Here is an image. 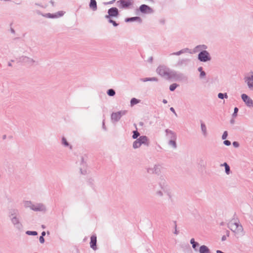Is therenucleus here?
Instances as JSON below:
<instances>
[{
	"label": "nucleus",
	"instance_id": "obj_1",
	"mask_svg": "<svg viewBox=\"0 0 253 253\" xmlns=\"http://www.w3.org/2000/svg\"><path fill=\"white\" fill-rule=\"evenodd\" d=\"M229 228L237 234L241 233L243 230L242 225L237 220L234 219L231 220L229 223Z\"/></svg>",
	"mask_w": 253,
	"mask_h": 253
},
{
	"label": "nucleus",
	"instance_id": "obj_2",
	"mask_svg": "<svg viewBox=\"0 0 253 253\" xmlns=\"http://www.w3.org/2000/svg\"><path fill=\"white\" fill-rule=\"evenodd\" d=\"M148 143L147 137L145 136H142L134 142L133 147L134 148H137L140 147L142 144H148Z\"/></svg>",
	"mask_w": 253,
	"mask_h": 253
},
{
	"label": "nucleus",
	"instance_id": "obj_3",
	"mask_svg": "<svg viewBox=\"0 0 253 253\" xmlns=\"http://www.w3.org/2000/svg\"><path fill=\"white\" fill-rule=\"evenodd\" d=\"M198 58L200 61L204 62H206L210 60L209 54L206 50L202 51L199 53Z\"/></svg>",
	"mask_w": 253,
	"mask_h": 253
},
{
	"label": "nucleus",
	"instance_id": "obj_4",
	"mask_svg": "<svg viewBox=\"0 0 253 253\" xmlns=\"http://www.w3.org/2000/svg\"><path fill=\"white\" fill-rule=\"evenodd\" d=\"M242 98L247 105L250 107L253 106V101L247 95L243 94L242 95Z\"/></svg>",
	"mask_w": 253,
	"mask_h": 253
},
{
	"label": "nucleus",
	"instance_id": "obj_5",
	"mask_svg": "<svg viewBox=\"0 0 253 253\" xmlns=\"http://www.w3.org/2000/svg\"><path fill=\"white\" fill-rule=\"evenodd\" d=\"M125 112H122V111H119L118 112L113 113H112V114L111 115V118L113 120H114L115 121H118L121 119L122 116L123 114H125Z\"/></svg>",
	"mask_w": 253,
	"mask_h": 253
},
{
	"label": "nucleus",
	"instance_id": "obj_6",
	"mask_svg": "<svg viewBox=\"0 0 253 253\" xmlns=\"http://www.w3.org/2000/svg\"><path fill=\"white\" fill-rule=\"evenodd\" d=\"M109 15L106 16L107 18L110 16H117L118 15V10L116 7H112L108 10Z\"/></svg>",
	"mask_w": 253,
	"mask_h": 253
},
{
	"label": "nucleus",
	"instance_id": "obj_7",
	"mask_svg": "<svg viewBox=\"0 0 253 253\" xmlns=\"http://www.w3.org/2000/svg\"><path fill=\"white\" fill-rule=\"evenodd\" d=\"M140 11L142 13H151L152 12V9L149 6L145 4L141 5L139 7Z\"/></svg>",
	"mask_w": 253,
	"mask_h": 253
},
{
	"label": "nucleus",
	"instance_id": "obj_8",
	"mask_svg": "<svg viewBox=\"0 0 253 253\" xmlns=\"http://www.w3.org/2000/svg\"><path fill=\"white\" fill-rule=\"evenodd\" d=\"M167 69L164 66H159L157 69V71L159 74L161 76H165L167 74Z\"/></svg>",
	"mask_w": 253,
	"mask_h": 253
},
{
	"label": "nucleus",
	"instance_id": "obj_9",
	"mask_svg": "<svg viewBox=\"0 0 253 253\" xmlns=\"http://www.w3.org/2000/svg\"><path fill=\"white\" fill-rule=\"evenodd\" d=\"M132 3V0H121V6L123 8L128 7Z\"/></svg>",
	"mask_w": 253,
	"mask_h": 253
},
{
	"label": "nucleus",
	"instance_id": "obj_10",
	"mask_svg": "<svg viewBox=\"0 0 253 253\" xmlns=\"http://www.w3.org/2000/svg\"><path fill=\"white\" fill-rule=\"evenodd\" d=\"M96 237L95 235H92L90 238V247L95 250L96 249Z\"/></svg>",
	"mask_w": 253,
	"mask_h": 253
},
{
	"label": "nucleus",
	"instance_id": "obj_11",
	"mask_svg": "<svg viewBox=\"0 0 253 253\" xmlns=\"http://www.w3.org/2000/svg\"><path fill=\"white\" fill-rule=\"evenodd\" d=\"M89 7L94 11L97 9V3L95 0H90Z\"/></svg>",
	"mask_w": 253,
	"mask_h": 253
},
{
	"label": "nucleus",
	"instance_id": "obj_12",
	"mask_svg": "<svg viewBox=\"0 0 253 253\" xmlns=\"http://www.w3.org/2000/svg\"><path fill=\"white\" fill-rule=\"evenodd\" d=\"M246 82L249 87H253V76H251V77L247 78Z\"/></svg>",
	"mask_w": 253,
	"mask_h": 253
},
{
	"label": "nucleus",
	"instance_id": "obj_13",
	"mask_svg": "<svg viewBox=\"0 0 253 253\" xmlns=\"http://www.w3.org/2000/svg\"><path fill=\"white\" fill-rule=\"evenodd\" d=\"M200 253H210V251L206 246H202L200 248Z\"/></svg>",
	"mask_w": 253,
	"mask_h": 253
},
{
	"label": "nucleus",
	"instance_id": "obj_14",
	"mask_svg": "<svg viewBox=\"0 0 253 253\" xmlns=\"http://www.w3.org/2000/svg\"><path fill=\"white\" fill-rule=\"evenodd\" d=\"M63 15V13L62 12H59L58 13V15L55 14L54 15H52L51 14L48 13L46 14V16L48 18H54L57 17V16H61Z\"/></svg>",
	"mask_w": 253,
	"mask_h": 253
},
{
	"label": "nucleus",
	"instance_id": "obj_15",
	"mask_svg": "<svg viewBox=\"0 0 253 253\" xmlns=\"http://www.w3.org/2000/svg\"><path fill=\"white\" fill-rule=\"evenodd\" d=\"M136 20H140V19L138 17H131V18H129L126 19V22H131V21H135Z\"/></svg>",
	"mask_w": 253,
	"mask_h": 253
},
{
	"label": "nucleus",
	"instance_id": "obj_16",
	"mask_svg": "<svg viewBox=\"0 0 253 253\" xmlns=\"http://www.w3.org/2000/svg\"><path fill=\"white\" fill-rule=\"evenodd\" d=\"M139 101L138 99H137L135 98H133L131 100L130 103H131V105H134L138 103H139Z\"/></svg>",
	"mask_w": 253,
	"mask_h": 253
},
{
	"label": "nucleus",
	"instance_id": "obj_17",
	"mask_svg": "<svg viewBox=\"0 0 253 253\" xmlns=\"http://www.w3.org/2000/svg\"><path fill=\"white\" fill-rule=\"evenodd\" d=\"M107 94L109 95V96H114L115 94V91L112 89H110L108 90L107 91Z\"/></svg>",
	"mask_w": 253,
	"mask_h": 253
},
{
	"label": "nucleus",
	"instance_id": "obj_18",
	"mask_svg": "<svg viewBox=\"0 0 253 253\" xmlns=\"http://www.w3.org/2000/svg\"><path fill=\"white\" fill-rule=\"evenodd\" d=\"M218 97L220 99H223L224 97L227 98L228 97L227 93L223 94L222 93H219L218 94Z\"/></svg>",
	"mask_w": 253,
	"mask_h": 253
},
{
	"label": "nucleus",
	"instance_id": "obj_19",
	"mask_svg": "<svg viewBox=\"0 0 253 253\" xmlns=\"http://www.w3.org/2000/svg\"><path fill=\"white\" fill-rule=\"evenodd\" d=\"M201 128H202V130L203 131L204 133L205 134H206V131H207V128H206V126L203 123L201 124Z\"/></svg>",
	"mask_w": 253,
	"mask_h": 253
},
{
	"label": "nucleus",
	"instance_id": "obj_20",
	"mask_svg": "<svg viewBox=\"0 0 253 253\" xmlns=\"http://www.w3.org/2000/svg\"><path fill=\"white\" fill-rule=\"evenodd\" d=\"M224 166H225V171H226V173L229 174V171H230V168H229V166L226 163H225L224 164Z\"/></svg>",
	"mask_w": 253,
	"mask_h": 253
},
{
	"label": "nucleus",
	"instance_id": "obj_21",
	"mask_svg": "<svg viewBox=\"0 0 253 253\" xmlns=\"http://www.w3.org/2000/svg\"><path fill=\"white\" fill-rule=\"evenodd\" d=\"M190 242L192 244L193 248L195 249L198 244L196 242H195L194 239H191Z\"/></svg>",
	"mask_w": 253,
	"mask_h": 253
},
{
	"label": "nucleus",
	"instance_id": "obj_22",
	"mask_svg": "<svg viewBox=\"0 0 253 253\" xmlns=\"http://www.w3.org/2000/svg\"><path fill=\"white\" fill-rule=\"evenodd\" d=\"M133 133L132 137L133 139L136 138L139 135V133L137 131H133Z\"/></svg>",
	"mask_w": 253,
	"mask_h": 253
},
{
	"label": "nucleus",
	"instance_id": "obj_23",
	"mask_svg": "<svg viewBox=\"0 0 253 253\" xmlns=\"http://www.w3.org/2000/svg\"><path fill=\"white\" fill-rule=\"evenodd\" d=\"M176 87H177L176 84H172L171 85H170L169 89L171 91H173L176 88Z\"/></svg>",
	"mask_w": 253,
	"mask_h": 253
},
{
	"label": "nucleus",
	"instance_id": "obj_24",
	"mask_svg": "<svg viewBox=\"0 0 253 253\" xmlns=\"http://www.w3.org/2000/svg\"><path fill=\"white\" fill-rule=\"evenodd\" d=\"M27 233L29 235H36L37 233L36 231H27Z\"/></svg>",
	"mask_w": 253,
	"mask_h": 253
},
{
	"label": "nucleus",
	"instance_id": "obj_25",
	"mask_svg": "<svg viewBox=\"0 0 253 253\" xmlns=\"http://www.w3.org/2000/svg\"><path fill=\"white\" fill-rule=\"evenodd\" d=\"M227 131H224L223 135H222V138L223 139H225L227 137Z\"/></svg>",
	"mask_w": 253,
	"mask_h": 253
},
{
	"label": "nucleus",
	"instance_id": "obj_26",
	"mask_svg": "<svg viewBox=\"0 0 253 253\" xmlns=\"http://www.w3.org/2000/svg\"><path fill=\"white\" fill-rule=\"evenodd\" d=\"M169 144L170 145H171L173 147L175 148L176 147V143L173 140H170L169 141Z\"/></svg>",
	"mask_w": 253,
	"mask_h": 253
},
{
	"label": "nucleus",
	"instance_id": "obj_27",
	"mask_svg": "<svg viewBox=\"0 0 253 253\" xmlns=\"http://www.w3.org/2000/svg\"><path fill=\"white\" fill-rule=\"evenodd\" d=\"M62 142L65 146H68V143L65 138H62Z\"/></svg>",
	"mask_w": 253,
	"mask_h": 253
},
{
	"label": "nucleus",
	"instance_id": "obj_28",
	"mask_svg": "<svg viewBox=\"0 0 253 253\" xmlns=\"http://www.w3.org/2000/svg\"><path fill=\"white\" fill-rule=\"evenodd\" d=\"M109 22L111 23H112L114 26H117L118 25V24L116 23V22L112 20H110Z\"/></svg>",
	"mask_w": 253,
	"mask_h": 253
},
{
	"label": "nucleus",
	"instance_id": "obj_29",
	"mask_svg": "<svg viewBox=\"0 0 253 253\" xmlns=\"http://www.w3.org/2000/svg\"><path fill=\"white\" fill-rule=\"evenodd\" d=\"M224 144L227 146H229L231 144V142L228 140H225L224 141Z\"/></svg>",
	"mask_w": 253,
	"mask_h": 253
},
{
	"label": "nucleus",
	"instance_id": "obj_30",
	"mask_svg": "<svg viewBox=\"0 0 253 253\" xmlns=\"http://www.w3.org/2000/svg\"><path fill=\"white\" fill-rule=\"evenodd\" d=\"M39 240L41 243H44V238L42 236L40 237Z\"/></svg>",
	"mask_w": 253,
	"mask_h": 253
},
{
	"label": "nucleus",
	"instance_id": "obj_31",
	"mask_svg": "<svg viewBox=\"0 0 253 253\" xmlns=\"http://www.w3.org/2000/svg\"><path fill=\"white\" fill-rule=\"evenodd\" d=\"M199 47H201L202 48H203V49H206L207 48L206 46L205 45L198 46L196 48H198Z\"/></svg>",
	"mask_w": 253,
	"mask_h": 253
},
{
	"label": "nucleus",
	"instance_id": "obj_32",
	"mask_svg": "<svg viewBox=\"0 0 253 253\" xmlns=\"http://www.w3.org/2000/svg\"><path fill=\"white\" fill-rule=\"evenodd\" d=\"M170 111H172L173 113H174V114H175V115H176V113H175V110H174V109H173V107H171V108H170Z\"/></svg>",
	"mask_w": 253,
	"mask_h": 253
},
{
	"label": "nucleus",
	"instance_id": "obj_33",
	"mask_svg": "<svg viewBox=\"0 0 253 253\" xmlns=\"http://www.w3.org/2000/svg\"><path fill=\"white\" fill-rule=\"evenodd\" d=\"M233 145L235 147H238V143L236 142H234L233 143Z\"/></svg>",
	"mask_w": 253,
	"mask_h": 253
},
{
	"label": "nucleus",
	"instance_id": "obj_34",
	"mask_svg": "<svg viewBox=\"0 0 253 253\" xmlns=\"http://www.w3.org/2000/svg\"><path fill=\"white\" fill-rule=\"evenodd\" d=\"M205 76V73L204 71H201V76L204 77Z\"/></svg>",
	"mask_w": 253,
	"mask_h": 253
},
{
	"label": "nucleus",
	"instance_id": "obj_35",
	"mask_svg": "<svg viewBox=\"0 0 253 253\" xmlns=\"http://www.w3.org/2000/svg\"><path fill=\"white\" fill-rule=\"evenodd\" d=\"M238 109L237 107H235L234 108V114L237 113L238 112Z\"/></svg>",
	"mask_w": 253,
	"mask_h": 253
},
{
	"label": "nucleus",
	"instance_id": "obj_36",
	"mask_svg": "<svg viewBox=\"0 0 253 253\" xmlns=\"http://www.w3.org/2000/svg\"><path fill=\"white\" fill-rule=\"evenodd\" d=\"M147 81H156V80L155 78H153L149 80H147Z\"/></svg>",
	"mask_w": 253,
	"mask_h": 253
},
{
	"label": "nucleus",
	"instance_id": "obj_37",
	"mask_svg": "<svg viewBox=\"0 0 253 253\" xmlns=\"http://www.w3.org/2000/svg\"><path fill=\"white\" fill-rule=\"evenodd\" d=\"M163 103L166 104L167 103V101L165 99H164L163 101Z\"/></svg>",
	"mask_w": 253,
	"mask_h": 253
},
{
	"label": "nucleus",
	"instance_id": "obj_38",
	"mask_svg": "<svg viewBox=\"0 0 253 253\" xmlns=\"http://www.w3.org/2000/svg\"><path fill=\"white\" fill-rule=\"evenodd\" d=\"M180 51L178 52H177L176 53H174V54H176V55H179L180 53Z\"/></svg>",
	"mask_w": 253,
	"mask_h": 253
},
{
	"label": "nucleus",
	"instance_id": "obj_39",
	"mask_svg": "<svg viewBox=\"0 0 253 253\" xmlns=\"http://www.w3.org/2000/svg\"><path fill=\"white\" fill-rule=\"evenodd\" d=\"M198 70H199V71L201 72L202 70V67H200V68H199Z\"/></svg>",
	"mask_w": 253,
	"mask_h": 253
},
{
	"label": "nucleus",
	"instance_id": "obj_40",
	"mask_svg": "<svg viewBox=\"0 0 253 253\" xmlns=\"http://www.w3.org/2000/svg\"><path fill=\"white\" fill-rule=\"evenodd\" d=\"M44 235H45V232H43L42 233V236H44Z\"/></svg>",
	"mask_w": 253,
	"mask_h": 253
}]
</instances>
